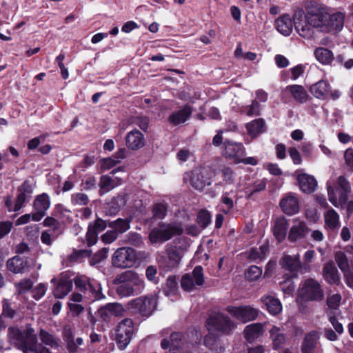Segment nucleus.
I'll use <instances>...</instances> for the list:
<instances>
[{
  "label": "nucleus",
  "instance_id": "nucleus-38",
  "mask_svg": "<svg viewBox=\"0 0 353 353\" xmlns=\"http://www.w3.org/2000/svg\"><path fill=\"white\" fill-rule=\"evenodd\" d=\"M117 179L119 181V183H121L122 179L121 178H117ZM118 184L119 183H116L115 181L110 176L103 175L100 179L99 194L103 195L105 192H108L115 188Z\"/></svg>",
  "mask_w": 353,
  "mask_h": 353
},
{
  "label": "nucleus",
  "instance_id": "nucleus-11",
  "mask_svg": "<svg viewBox=\"0 0 353 353\" xmlns=\"http://www.w3.org/2000/svg\"><path fill=\"white\" fill-rule=\"evenodd\" d=\"M294 25L295 30L298 34L305 39H311L313 37L314 27H312L307 22L305 18L304 12L302 10H296L294 13Z\"/></svg>",
  "mask_w": 353,
  "mask_h": 353
},
{
  "label": "nucleus",
  "instance_id": "nucleus-5",
  "mask_svg": "<svg viewBox=\"0 0 353 353\" xmlns=\"http://www.w3.org/2000/svg\"><path fill=\"white\" fill-rule=\"evenodd\" d=\"M350 192V183L344 176L337 178L334 187L327 185L328 199L335 207H338L339 204L341 206L345 205Z\"/></svg>",
  "mask_w": 353,
  "mask_h": 353
},
{
  "label": "nucleus",
  "instance_id": "nucleus-21",
  "mask_svg": "<svg viewBox=\"0 0 353 353\" xmlns=\"http://www.w3.org/2000/svg\"><path fill=\"white\" fill-rule=\"evenodd\" d=\"M319 339V335L317 331L312 330L306 334L301 343V353H314Z\"/></svg>",
  "mask_w": 353,
  "mask_h": 353
},
{
  "label": "nucleus",
  "instance_id": "nucleus-53",
  "mask_svg": "<svg viewBox=\"0 0 353 353\" xmlns=\"http://www.w3.org/2000/svg\"><path fill=\"white\" fill-rule=\"evenodd\" d=\"M108 252V249L106 248H103L96 252L92 259L90 261V263L91 265H94L107 257V254Z\"/></svg>",
  "mask_w": 353,
  "mask_h": 353
},
{
  "label": "nucleus",
  "instance_id": "nucleus-23",
  "mask_svg": "<svg viewBox=\"0 0 353 353\" xmlns=\"http://www.w3.org/2000/svg\"><path fill=\"white\" fill-rule=\"evenodd\" d=\"M279 205L283 212L288 215H293L299 210V201L296 196L291 194L283 197Z\"/></svg>",
  "mask_w": 353,
  "mask_h": 353
},
{
  "label": "nucleus",
  "instance_id": "nucleus-57",
  "mask_svg": "<svg viewBox=\"0 0 353 353\" xmlns=\"http://www.w3.org/2000/svg\"><path fill=\"white\" fill-rule=\"evenodd\" d=\"M341 300V296L339 294H333L332 296H328L327 299V304L331 309H336L339 305Z\"/></svg>",
  "mask_w": 353,
  "mask_h": 353
},
{
  "label": "nucleus",
  "instance_id": "nucleus-61",
  "mask_svg": "<svg viewBox=\"0 0 353 353\" xmlns=\"http://www.w3.org/2000/svg\"><path fill=\"white\" fill-rule=\"evenodd\" d=\"M165 286L168 289V290L165 292L167 294L174 292L177 288V281L176 278L174 276H169L166 281Z\"/></svg>",
  "mask_w": 353,
  "mask_h": 353
},
{
  "label": "nucleus",
  "instance_id": "nucleus-6",
  "mask_svg": "<svg viewBox=\"0 0 353 353\" xmlns=\"http://www.w3.org/2000/svg\"><path fill=\"white\" fill-rule=\"evenodd\" d=\"M8 331L10 338L16 341V346L23 353H42V351H47L46 347L38 343L37 337L25 338L17 328L10 327Z\"/></svg>",
  "mask_w": 353,
  "mask_h": 353
},
{
  "label": "nucleus",
  "instance_id": "nucleus-52",
  "mask_svg": "<svg viewBox=\"0 0 353 353\" xmlns=\"http://www.w3.org/2000/svg\"><path fill=\"white\" fill-rule=\"evenodd\" d=\"M210 214L205 210H201L196 218V223L202 228L205 229L208 224L210 223Z\"/></svg>",
  "mask_w": 353,
  "mask_h": 353
},
{
  "label": "nucleus",
  "instance_id": "nucleus-18",
  "mask_svg": "<svg viewBox=\"0 0 353 353\" xmlns=\"http://www.w3.org/2000/svg\"><path fill=\"white\" fill-rule=\"evenodd\" d=\"M345 14L341 12L334 13L332 14L328 12L327 21L325 24V30L323 32H330L332 31L341 30L344 25Z\"/></svg>",
  "mask_w": 353,
  "mask_h": 353
},
{
  "label": "nucleus",
  "instance_id": "nucleus-12",
  "mask_svg": "<svg viewBox=\"0 0 353 353\" xmlns=\"http://www.w3.org/2000/svg\"><path fill=\"white\" fill-rule=\"evenodd\" d=\"M132 308L137 310L142 316H148L155 310L157 301L154 296L139 297L129 303Z\"/></svg>",
  "mask_w": 353,
  "mask_h": 353
},
{
  "label": "nucleus",
  "instance_id": "nucleus-20",
  "mask_svg": "<svg viewBox=\"0 0 353 353\" xmlns=\"http://www.w3.org/2000/svg\"><path fill=\"white\" fill-rule=\"evenodd\" d=\"M128 194L125 192H120L117 196L112 198L108 203V208L106 214L110 216L116 215L124 207L127 203Z\"/></svg>",
  "mask_w": 353,
  "mask_h": 353
},
{
  "label": "nucleus",
  "instance_id": "nucleus-19",
  "mask_svg": "<svg viewBox=\"0 0 353 353\" xmlns=\"http://www.w3.org/2000/svg\"><path fill=\"white\" fill-rule=\"evenodd\" d=\"M165 252L168 256V268H176L179 265L183 257V250L182 247L170 245L166 248Z\"/></svg>",
  "mask_w": 353,
  "mask_h": 353
},
{
  "label": "nucleus",
  "instance_id": "nucleus-26",
  "mask_svg": "<svg viewBox=\"0 0 353 353\" xmlns=\"http://www.w3.org/2000/svg\"><path fill=\"white\" fill-rule=\"evenodd\" d=\"M288 222L285 216L277 217L274 222L273 234L279 242L283 241L287 235Z\"/></svg>",
  "mask_w": 353,
  "mask_h": 353
},
{
  "label": "nucleus",
  "instance_id": "nucleus-41",
  "mask_svg": "<svg viewBox=\"0 0 353 353\" xmlns=\"http://www.w3.org/2000/svg\"><path fill=\"white\" fill-rule=\"evenodd\" d=\"M129 219H118L114 221L108 222V226L113 229L114 231L117 232V234L123 233L130 228Z\"/></svg>",
  "mask_w": 353,
  "mask_h": 353
},
{
  "label": "nucleus",
  "instance_id": "nucleus-32",
  "mask_svg": "<svg viewBox=\"0 0 353 353\" xmlns=\"http://www.w3.org/2000/svg\"><path fill=\"white\" fill-rule=\"evenodd\" d=\"M300 188L303 192L312 193L315 190L317 185L316 179L307 174H299L297 177Z\"/></svg>",
  "mask_w": 353,
  "mask_h": 353
},
{
  "label": "nucleus",
  "instance_id": "nucleus-42",
  "mask_svg": "<svg viewBox=\"0 0 353 353\" xmlns=\"http://www.w3.org/2000/svg\"><path fill=\"white\" fill-rule=\"evenodd\" d=\"M264 121L262 119H256L246 125V128L249 134L256 136L257 134L264 132Z\"/></svg>",
  "mask_w": 353,
  "mask_h": 353
},
{
  "label": "nucleus",
  "instance_id": "nucleus-30",
  "mask_svg": "<svg viewBox=\"0 0 353 353\" xmlns=\"http://www.w3.org/2000/svg\"><path fill=\"white\" fill-rule=\"evenodd\" d=\"M72 289V281L69 278L61 277L54 290L53 294L56 298L62 299L65 297Z\"/></svg>",
  "mask_w": 353,
  "mask_h": 353
},
{
  "label": "nucleus",
  "instance_id": "nucleus-62",
  "mask_svg": "<svg viewBox=\"0 0 353 353\" xmlns=\"http://www.w3.org/2000/svg\"><path fill=\"white\" fill-rule=\"evenodd\" d=\"M290 157L295 164H300L302 161L300 153L295 148H290L288 150Z\"/></svg>",
  "mask_w": 353,
  "mask_h": 353
},
{
  "label": "nucleus",
  "instance_id": "nucleus-47",
  "mask_svg": "<svg viewBox=\"0 0 353 353\" xmlns=\"http://www.w3.org/2000/svg\"><path fill=\"white\" fill-rule=\"evenodd\" d=\"M85 292H88L92 295L94 301L105 299V296L101 292V285L98 283H88V286Z\"/></svg>",
  "mask_w": 353,
  "mask_h": 353
},
{
  "label": "nucleus",
  "instance_id": "nucleus-1",
  "mask_svg": "<svg viewBox=\"0 0 353 353\" xmlns=\"http://www.w3.org/2000/svg\"><path fill=\"white\" fill-rule=\"evenodd\" d=\"M114 285H120L116 292L121 297L129 296L136 290L143 287V281L139 274L132 270H127L118 274L112 281Z\"/></svg>",
  "mask_w": 353,
  "mask_h": 353
},
{
  "label": "nucleus",
  "instance_id": "nucleus-35",
  "mask_svg": "<svg viewBox=\"0 0 353 353\" xmlns=\"http://www.w3.org/2000/svg\"><path fill=\"white\" fill-rule=\"evenodd\" d=\"M263 332V328L261 323H253L246 326L243 334L246 340L249 342H252L255 339L262 335Z\"/></svg>",
  "mask_w": 353,
  "mask_h": 353
},
{
  "label": "nucleus",
  "instance_id": "nucleus-28",
  "mask_svg": "<svg viewBox=\"0 0 353 353\" xmlns=\"http://www.w3.org/2000/svg\"><path fill=\"white\" fill-rule=\"evenodd\" d=\"M280 265L283 268L296 275L297 272L301 268V263L299 255L292 256L290 255L284 256L280 261Z\"/></svg>",
  "mask_w": 353,
  "mask_h": 353
},
{
  "label": "nucleus",
  "instance_id": "nucleus-34",
  "mask_svg": "<svg viewBox=\"0 0 353 353\" xmlns=\"http://www.w3.org/2000/svg\"><path fill=\"white\" fill-rule=\"evenodd\" d=\"M8 270L14 274L22 273L28 268V263L19 256H15L8 260Z\"/></svg>",
  "mask_w": 353,
  "mask_h": 353
},
{
  "label": "nucleus",
  "instance_id": "nucleus-49",
  "mask_svg": "<svg viewBox=\"0 0 353 353\" xmlns=\"http://www.w3.org/2000/svg\"><path fill=\"white\" fill-rule=\"evenodd\" d=\"M124 241L125 243L134 247H140L143 244V241L141 235L136 232H130L125 236Z\"/></svg>",
  "mask_w": 353,
  "mask_h": 353
},
{
  "label": "nucleus",
  "instance_id": "nucleus-22",
  "mask_svg": "<svg viewBox=\"0 0 353 353\" xmlns=\"http://www.w3.org/2000/svg\"><path fill=\"white\" fill-rule=\"evenodd\" d=\"M126 145L129 149L137 150L145 145L143 134L138 130H134L128 133L125 137Z\"/></svg>",
  "mask_w": 353,
  "mask_h": 353
},
{
  "label": "nucleus",
  "instance_id": "nucleus-64",
  "mask_svg": "<svg viewBox=\"0 0 353 353\" xmlns=\"http://www.w3.org/2000/svg\"><path fill=\"white\" fill-rule=\"evenodd\" d=\"M97 312L103 321L110 322L111 321L112 315L106 310L105 306L100 307Z\"/></svg>",
  "mask_w": 353,
  "mask_h": 353
},
{
  "label": "nucleus",
  "instance_id": "nucleus-15",
  "mask_svg": "<svg viewBox=\"0 0 353 353\" xmlns=\"http://www.w3.org/2000/svg\"><path fill=\"white\" fill-rule=\"evenodd\" d=\"M227 311L243 323L254 320L259 311L250 306L228 307Z\"/></svg>",
  "mask_w": 353,
  "mask_h": 353
},
{
  "label": "nucleus",
  "instance_id": "nucleus-27",
  "mask_svg": "<svg viewBox=\"0 0 353 353\" xmlns=\"http://www.w3.org/2000/svg\"><path fill=\"white\" fill-rule=\"evenodd\" d=\"M310 231V230L305 222L297 221V223L293 225L290 228L288 239L292 242H294L299 239L304 238Z\"/></svg>",
  "mask_w": 353,
  "mask_h": 353
},
{
  "label": "nucleus",
  "instance_id": "nucleus-46",
  "mask_svg": "<svg viewBox=\"0 0 353 353\" xmlns=\"http://www.w3.org/2000/svg\"><path fill=\"white\" fill-rule=\"evenodd\" d=\"M108 312L114 316H123L125 314V309L123 305L119 303H110L104 305Z\"/></svg>",
  "mask_w": 353,
  "mask_h": 353
},
{
  "label": "nucleus",
  "instance_id": "nucleus-10",
  "mask_svg": "<svg viewBox=\"0 0 353 353\" xmlns=\"http://www.w3.org/2000/svg\"><path fill=\"white\" fill-rule=\"evenodd\" d=\"M203 283V268L200 265H197L194 268L192 274H185L183 275L181 281L182 288L188 292L193 290L195 285H202Z\"/></svg>",
  "mask_w": 353,
  "mask_h": 353
},
{
  "label": "nucleus",
  "instance_id": "nucleus-4",
  "mask_svg": "<svg viewBox=\"0 0 353 353\" xmlns=\"http://www.w3.org/2000/svg\"><path fill=\"white\" fill-rule=\"evenodd\" d=\"M205 326L210 332L229 335L236 325L228 315L221 312H214L207 319Z\"/></svg>",
  "mask_w": 353,
  "mask_h": 353
},
{
  "label": "nucleus",
  "instance_id": "nucleus-17",
  "mask_svg": "<svg viewBox=\"0 0 353 353\" xmlns=\"http://www.w3.org/2000/svg\"><path fill=\"white\" fill-rule=\"evenodd\" d=\"M185 337L182 333L173 332L170 336V339H163L161 341V346L163 350L170 348L172 353H176L184 344Z\"/></svg>",
  "mask_w": 353,
  "mask_h": 353
},
{
  "label": "nucleus",
  "instance_id": "nucleus-60",
  "mask_svg": "<svg viewBox=\"0 0 353 353\" xmlns=\"http://www.w3.org/2000/svg\"><path fill=\"white\" fill-rule=\"evenodd\" d=\"M15 314V311L10 307V303L7 301H3V312L2 316L8 318H13Z\"/></svg>",
  "mask_w": 353,
  "mask_h": 353
},
{
  "label": "nucleus",
  "instance_id": "nucleus-44",
  "mask_svg": "<svg viewBox=\"0 0 353 353\" xmlns=\"http://www.w3.org/2000/svg\"><path fill=\"white\" fill-rule=\"evenodd\" d=\"M39 336L41 342L46 345H49L51 347H58L59 343L57 339L48 332L41 329L39 332Z\"/></svg>",
  "mask_w": 353,
  "mask_h": 353
},
{
  "label": "nucleus",
  "instance_id": "nucleus-7",
  "mask_svg": "<svg viewBox=\"0 0 353 353\" xmlns=\"http://www.w3.org/2000/svg\"><path fill=\"white\" fill-rule=\"evenodd\" d=\"M299 297L306 302L321 301L324 299V291L317 281L307 279L299 290Z\"/></svg>",
  "mask_w": 353,
  "mask_h": 353
},
{
  "label": "nucleus",
  "instance_id": "nucleus-43",
  "mask_svg": "<svg viewBox=\"0 0 353 353\" xmlns=\"http://www.w3.org/2000/svg\"><path fill=\"white\" fill-rule=\"evenodd\" d=\"M63 338L67 343V348L69 352L76 353L77 352V345L75 343L74 335L70 328H64Z\"/></svg>",
  "mask_w": 353,
  "mask_h": 353
},
{
  "label": "nucleus",
  "instance_id": "nucleus-9",
  "mask_svg": "<svg viewBox=\"0 0 353 353\" xmlns=\"http://www.w3.org/2000/svg\"><path fill=\"white\" fill-rule=\"evenodd\" d=\"M137 261V253L130 248L123 247L117 249L112 255V265L117 268H130Z\"/></svg>",
  "mask_w": 353,
  "mask_h": 353
},
{
  "label": "nucleus",
  "instance_id": "nucleus-2",
  "mask_svg": "<svg viewBox=\"0 0 353 353\" xmlns=\"http://www.w3.org/2000/svg\"><path fill=\"white\" fill-rule=\"evenodd\" d=\"M183 232V228L179 223L159 222L157 227L150 232L148 239L152 244L163 243Z\"/></svg>",
  "mask_w": 353,
  "mask_h": 353
},
{
  "label": "nucleus",
  "instance_id": "nucleus-33",
  "mask_svg": "<svg viewBox=\"0 0 353 353\" xmlns=\"http://www.w3.org/2000/svg\"><path fill=\"white\" fill-rule=\"evenodd\" d=\"M330 87L328 83L321 80L312 85L310 90L311 93L317 99H325L330 94Z\"/></svg>",
  "mask_w": 353,
  "mask_h": 353
},
{
  "label": "nucleus",
  "instance_id": "nucleus-40",
  "mask_svg": "<svg viewBox=\"0 0 353 353\" xmlns=\"http://www.w3.org/2000/svg\"><path fill=\"white\" fill-rule=\"evenodd\" d=\"M314 54L317 60L323 64L330 63L334 59L332 51L324 48H317Z\"/></svg>",
  "mask_w": 353,
  "mask_h": 353
},
{
  "label": "nucleus",
  "instance_id": "nucleus-24",
  "mask_svg": "<svg viewBox=\"0 0 353 353\" xmlns=\"http://www.w3.org/2000/svg\"><path fill=\"white\" fill-rule=\"evenodd\" d=\"M224 145V154L226 157L236 159L237 162L240 158L245 155V150L241 143H236L229 140H225Z\"/></svg>",
  "mask_w": 353,
  "mask_h": 353
},
{
  "label": "nucleus",
  "instance_id": "nucleus-36",
  "mask_svg": "<svg viewBox=\"0 0 353 353\" xmlns=\"http://www.w3.org/2000/svg\"><path fill=\"white\" fill-rule=\"evenodd\" d=\"M286 90H288L294 99L301 103H303L306 102L308 99V94L305 90V88L302 85H292L288 86Z\"/></svg>",
  "mask_w": 353,
  "mask_h": 353
},
{
  "label": "nucleus",
  "instance_id": "nucleus-55",
  "mask_svg": "<svg viewBox=\"0 0 353 353\" xmlns=\"http://www.w3.org/2000/svg\"><path fill=\"white\" fill-rule=\"evenodd\" d=\"M117 237L118 234H117V232L112 230L107 231L101 236V239L104 243L109 244L114 241Z\"/></svg>",
  "mask_w": 353,
  "mask_h": 353
},
{
  "label": "nucleus",
  "instance_id": "nucleus-48",
  "mask_svg": "<svg viewBox=\"0 0 353 353\" xmlns=\"http://www.w3.org/2000/svg\"><path fill=\"white\" fill-rule=\"evenodd\" d=\"M325 221L330 229H334L339 224V215L334 210H330L325 215Z\"/></svg>",
  "mask_w": 353,
  "mask_h": 353
},
{
  "label": "nucleus",
  "instance_id": "nucleus-25",
  "mask_svg": "<svg viewBox=\"0 0 353 353\" xmlns=\"http://www.w3.org/2000/svg\"><path fill=\"white\" fill-rule=\"evenodd\" d=\"M323 276L329 284L339 285L340 276L333 261L325 263L323 268Z\"/></svg>",
  "mask_w": 353,
  "mask_h": 353
},
{
  "label": "nucleus",
  "instance_id": "nucleus-13",
  "mask_svg": "<svg viewBox=\"0 0 353 353\" xmlns=\"http://www.w3.org/2000/svg\"><path fill=\"white\" fill-rule=\"evenodd\" d=\"M108 225V223L99 217L89 224L85 236L88 246L91 247L97 242L99 233L103 231Z\"/></svg>",
  "mask_w": 353,
  "mask_h": 353
},
{
  "label": "nucleus",
  "instance_id": "nucleus-29",
  "mask_svg": "<svg viewBox=\"0 0 353 353\" xmlns=\"http://www.w3.org/2000/svg\"><path fill=\"white\" fill-rule=\"evenodd\" d=\"M277 30L284 36H288L292 32L294 25V17L292 19L289 14H283L276 20Z\"/></svg>",
  "mask_w": 353,
  "mask_h": 353
},
{
  "label": "nucleus",
  "instance_id": "nucleus-56",
  "mask_svg": "<svg viewBox=\"0 0 353 353\" xmlns=\"http://www.w3.org/2000/svg\"><path fill=\"white\" fill-rule=\"evenodd\" d=\"M43 225L46 227H52L53 232H57L60 229L59 221L52 216H47L43 221Z\"/></svg>",
  "mask_w": 353,
  "mask_h": 353
},
{
  "label": "nucleus",
  "instance_id": "nucleus-54",
  "mask_svg": "<svg viewBox=\"0 0 353 353\" xmlns=\"http://www.w3.org/2000/svg\"><path fill=\"white\" fill-rule=\"evenodd\" d=\"M72 202L77 205H85L89 202L88 196L84 193H77L72 195Z\"/></svg>",
  "mask_w": 353,
  "mask_h": 353
},
{
  "label": "nucleus",
  "instance_id": "nucleus-16",
  "mask_svg": "<svg viewBox=\"0 0 353 353\" xmlns=\"http://www.w3.org/2000/svg\"><path fill=\"white\" fill-rule=\"evenodd\" d=\"M50 205V199L47 194L43 193L38 195L33 203L36 212L32 215V220L34 221H40L46 215V212L49 208Z\"/></svg>",
  "mask_w": 353,
  "mask_h": 353
},
{
  "label": "nucleus",
  "instance_id": "nucleus-63",
  "mask_svg": "<svg viewBox=\"0 0 353 353\" xmlns=\"http://www.w3.org/2000/svg\"><path fill=\"white\" fill-rule=\"evenodd\" d=\"M12 227V224L11 222H1L0 223V238L3 237L5 235L8 234L11 228Z\"/></svg>",
  "mask_w": 353,
  "mask_h": 353
},
{
  "label": "nucleus",
  "instance_id": "nucleus-3",
  "mask_svg": "<svg viewBox=\"0 0 353 353\" xmlns=\"http://www.w3.org/2000/svg\"><path fill=\"white\" fill-rule=\"evenodd\" d=\"M305 18L312 27L319 29L321 32L325 30V24L328 12L327 8L314 1H307L305 3Z\"/></svg>",
  "mask_w": 353,
  "mask_h": 353
},
{
  "label": "nucleus",
  "instance_id": "nucleus-51",
  "mask_svg": "<svg viewBox=\"0 0 353 353\" xmlns=\"http://www.w3.org/2000/svg\"><path fill=\"white\" fill-rule=\"evenodd\" d=\"M262 274V269L256 265H252L245 271V278L250 281H256L261 277Z\"/></svg>",
  "mask_w": 353,
  "mask_h": 353
},
{
  "label": "nucleus",
  "instance_id": "nucleus-58",
  "mask_svg": "<svg viewBox=\"0 0 353 353\" xmlns=\"http://www.w3.org/2000/svg\"><path fill=\"white\" fill-rule=\"evenodd\" d=\"M46 288L44 284L39 283L32 290V296L35 300H39L46 293Z\"/></svg>",
  "mask_w": 353,
  "mask_h": 353
},
{
  "label": "nucleus",
  "instance_id": "nucleus-37",
  "mask_svg": "<svg viewBox=\"0 0 353 353\" xmlns=\"http://www.w3.org/2000/svg\"><path fill=\"white\" fill-rule=\"evenodd\" d=\"M261 300L270 314L276 315L281 312L282 310V305L279 299H275L270 295H268L262 298Z\"/></svg>",
  "mask_w": 353,
  "mask_h": 353
},
{
  "label": "nucleus",
  "instance_id": "nucleus-39",
  "mask_svg": "<svg viewBox=\"0 0 353 353\" xmlns=\"http://www.w3.org/2000/svg\"><path fill=\"white\" fill-rule=\"evenodd\" d=\"M270 336L273 341V345L275 348H279L286 341V336L281 332L279 327L273 326L270 330Z\"/></svg>",
  "mask_w": 353,
  "mask_h": 353
},
{
  "label": "nucleus",
  "instance_id": "nucleus-59",
  "mask_svg": "<svg viewBox=\"0 0 353 353\" xmlns=\"http://www.w3.org/2000/svg\"><path fill=\"white\" fill-rule=\"evenodd\" d=\"M92 254L90 250H79L74 251L71 255V258L75 261H78L84 257H90Z\"/></svg>",
  "mask_w": 353,
  "mask_h": 353
},
{
  "label": "nucleus",
  "instance_id": "nucleus-8",
  "mask_svg": "<svg viewBox=\"0 0 353 353\" xmlns=\"http://www.w3.org/2000/svg\"><path fill=\"white\" fill-rule=\"evenodd\" d=\"M134 333L133 321L131 319L122 320L116 327L112 339L120 350H124L130 343Z\"/></svg>",
  "mask_w": 353,
  "mask_h": 353
},
{
  "label": "nucleus",
  "instance_id": "nucleus-31",
  "mask_svg": "<svg viewBox=\"0 0 353 353\" xmlns=\"http://www.w3.org/2000/svg\"><path fill=\"white\" fill-rule=\"evenodd\" d=\"M192 108L189 105H185L182 109L172 112L168 117L170 123L176 125L184 123L191 115Z\"/></svg>",
  "mask_w": 353,
  "mask_h": 353
},
{
  "label": "nucleus",
  "instance_id": "nucleus-45",
  "mask_svg": "<svg viewBox=\"0 0 353 353\" xmlns=\"http://www.w3.org/2000/svg\"><path fill=\"white\" fill-rule=\"evenodd\" d=\"M334 259L339 268L343 272H348L350 265L345 254L341 251L336 252L334 254Z\"/></svg>",
  "mask_w": 353,
  "mask_h": 353
},
{
  "label": "nucleus",
  "instance_id": "nucleus-50",
  "mask_svg": "<svg viewBox=\"0 0 353 353\" xmlns=\"http://www.w3.org/2000/svg\"><path fill=\"white\" fill-rule=\"evenodd\" d=\"M152 214L153 218L163 219L167 214V205L162 203L154 204Z\"/></svg>",
  "mask_w": 353,
  "mask_h": 353
},
{
  "label": "nucleus",
  "instance_id": "nucleus-14",
  "mask_svg": "<svg viewBox=\"0 0 353 353\" xmlns=\"http://www.w3.org/2000/svg\"><path fill=\"white\" fill-rule=\"evenodd\" d=\"M192 186L197 190L201 191L206 185H210L208 172L205 168H196L192 172L190 178Z\"/></svg>",
  "mask_w": 353,
  "mask_h": 353
}]
</instances>
